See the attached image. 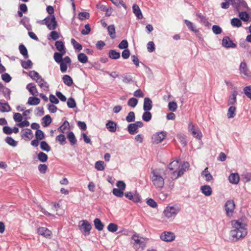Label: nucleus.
<instances>
[{
    "instance_id": "f257e3e1",
    "label": "nucleus",
    "mask_w": 251,
    "mask_h": 251,
    "mask_svg": "<svg viewBox=\"0 0 251 251\" xmlns=\"http://www.w3.org/2000/svg\"><path fill=\"white\" fill-rule=\"evenodd\" d=\"M166 174L162 169H152L151 172L150 178L153 185L157 189L163 188Z\"/></svg>"
},
{
    "instance_id": "f03ea898",
    "label": "nucleus",
    "mask_w": 251,
    "mask_h": 251,
    "mask_svg": "<svg viewBox=\"0 0 251 251\" xmlns=\"http://www.w3.org/2000/svg\"><path fill=\"white\" fill-rule=\"evenodd\" d=\"M233 229L231 230L230 232L232 236L237 239L244 238L247 234V229L245 225L239 221L232 222Z\"/></svg>"
},
{
    "instance_id": "7ed1b4c3",
    "label": "nucleus",
    "mask_w": 251,
    "mask_h": 251,
    "mask_svg": "<svg viewBox=\"0 0 251 251\" xmlns=\"http://www.w3.org/2000/svg\"><path fill=\"white\" fill-rule=\"evenodd\" d=\"M180 210V208L177 205L168 206L164 210L163 214L168 219H174Z\"/></svg>"
},
{
    "instance_id": "20e7f679",
    "label": "nucleus",
    "mask_w": 251,
    "mask_h": 251,
    "mask_svg": "<svg viewBox=\"0 0 251 251\" xmlns=\"http://www.w3.org/2000/svg\"><path fill=\"white\" fill-rule=\"evenodd\" d=\"M41 24L45 25L50 30H55L57 23L54 15H49L41 21Z\"/></svg>"
},
{
    "instance_id": "39448f33",
    "label": "nucleus",
    "mask_w": 251,
    "mask_h": 251,
    "mask_svg": "<svg viewBox=\"0 0 251 251\" xmlns=\"http://www.w3.org/2000/svg\"><path fill=\"white\" fill-rule=\"evenodd\" d=\"M78 227L79 230L85 236L90 234L92 226L87 220L80 221L79 223Z\"/></svg>"
},
{
    "instance_id": "423d86ee",
    "label": "nucleus",
    "mask_w": 251,
    "mask_h": 251,
    "mask_svg": "<svg viewBox=\"0 0 251 251\" xmlns=\"http://www.w3.org/2000/svg\"><path fill=\"white\" fill-rule=\"evenodd\" d=\"M235 208V204L233 200H229L226 201L225 204V209L228 217H231L233 215Z\"/></svg>"
},
{
    "instance_id": "0eeeda50",
    "label": "nucleus",
    "mask_w": 251,
    "mask_h": 251,
    "mask_svg": "<svg viewBox=\"0 0 251 251\" xmlns=\"http://www.w3.org/2000/svg\"><path fill=\"white\" fill-rule=\"evenodd\" d=\"M180 167V163L179 160H174L171 162L168 166V169L173 171L172 177V178L175 179V176H176L177 173Z\"/></svg>"
},
{
    "instance_id": "6e6552de",
    "label": "nucleus",
    "mask_w": 251,
    "mask_h": 251,
    "mask_svg": "<svg viewBox=\"0 0 251 251\" xmlns=\"http://www.w3.org/2000/svg\"><path fill=\"white\" fill-rule=\"evenodd\" d=\"M231 5L237 11L248 8V5L244 0H234Z\"/></svg>"
},
{
    "instance_id": "1a4fd4ad",
    "label": "nucleus",
    "mask_w": 251,
    "mask_h": 251,
    "mask_svg": "<svg viewBox=\"0 0 251 251\" xmlns=\"http://www.w3.org/2000/svg\"><path fill=\"white\" fill-rule=\"evenodd\" d=\"M160 239L165 242H170L175 239V235L172 232L164 231L160 235Z\"/></svg>"
},
{
    "instance_id": "9d476101",
    "label": "nucleus",
    "mask_w": 251,
    "mask_h": 251,
    "mask_svg": "<svg viewBox=\"0 0 251 251\" xmlns=\"http://www.w3.org/2000/svg\"><path fill=\"white\" fill-rule=\"evenodd\" d=\"M222 44L226 48H235L237 46L228 36H225L223 38Z\"/></svg>"
},
{
    "instance_id": "9b49d317",
    "label": "nucleus",
    "mask_w": 251,
    "mask_h": 251,
    "mask_svg": "<svg viewBox=\"0 0 251 251\" xmlns=\"http://www.w3.org/2000/svg\"><path fill=\"white\" fill-rule=\"evenodd\" d=\"M166 135V132L164 131H161L153 135L152 138L153 143L155 144L161 143L165 139Z\"/></svg>"
},
{
    "instance_id": "f8f14e48",
    "label": "nucleus",
    "mask_w": 251,
    "mask_h": 251,
    "mask_svg": "<svg viewBox=\"0 0 251 251\" xmlns=\"http://www.w3.org/2000/svg\"><path fill=\"white\" fill-rule=\"evenodd\" d=\"M239 71L241 74H244L245 76L249 78H251V72L248 70L246 62H242L240 63Z\"/></svg>"
},
{
    "instance_id": "ddd939ff",
    "label": "nucleus",
    "mask_w": 251,
    "mask_h": 251,
    "mask_svg": "<svg viewBox=\"0 0 251 251\" xmlns=\"http://www.w3.org/2000/svg\"><path fill=\"white\" fill-rule=\"evenodd\" d=\"M125 197L128 200L132 201L134 202H139L141 201V196L138 194L133 195L131 192H128L125 194Z\"/></svg>"
},
{
    "instance_id": "4468645a",
    "label": "nucleus",
    "mask_w": 251,
    "mask_h": 251,
    "mask_svg": "<svg viewBox=\"0 0 251 251\" xmlns=\"http://www.w3.org/2000/svg\"><path fill=\"white\" fill-rule=\"evenodd\" d=\"M189 167V164L188 162H185L183 164L180 165V167L177 173L176 176H175V179L177 178L178 177L181 176L184 172L186 171V170L188 169Z\"/></svg>"
},
{
    "instance_id": "2eb2a0df",
    "label": "nucleus",
    "mask_w": 251,
    "mask_h": 251,
    "mask_svg": "<svg viewBox=\"0 0 251 251\" xmlns=\"http://www.w3.org/2000/svg\"><path fill=\"white\" fill-rule=\"evenodd\" d=\"M237 95L238 93L236 90H234L231 91V95H230L228 100V105L233 106L236 104Z\"/></svg>"
},
{
    "instance_id": "dca6fc26",
    "label": "nucleus",
    "mask_w": 251,
    "mask_h": 251,
    "mask_svg": "<svg viewBox=\"0 0 251 251\" xmlns=\"http://www.w3.org/2000/svg\"><path fill=\"white\" fill-rule=\"evenodd\" d=\"M37 233L46 238H50L51 235V231L46 227H41L37 229Z\"/></svg>"
},
{
    "instance_id": "f3484780",
    "label": "nucleus",
    "mask_w": 251,
    "mask_h": 251,
    "mask_svg": "<svg viewBox=\"0 0 251 251\" xmlns=\"http://www.w3.org/2000/svg\"><path fill=\"white\" fill-rule=\"evenodd\" d=\"M152 107V102L151 99L146 97L144 100L143 109L144 111H150Z\"/></svg>"
},
{
    "instance_id": "a211bd4d",
    "label": "nucleus",
    "mask_w": 251,
    "mask_h": 251,
    "mask_svg": "<svg viewBox=\"0 0 251 251\" xmlns=\"http://www.w3.org/2000/svg\"><path fill=\"white\" fill-rule=\"evenodd\" d=\"M200 190L201 193L207 197L211 196L212 193L211 187L208 185L201 186L200 188Z\"/></svg>"
},
{
    "instance_id": "6ab92c4d",
    "label": "nucleus",
    "mask_w": 251,
    "mask_h": 251,
    "mask_svg": "<svg viewBox=\"0 0 251 251\" xmlns=\"http://www.w3.org/2000/svg\"><path fill=\"white\" fill-rule=\"evenodd\" d=\"M132 239L134 241V245H139V247L142 249H144L146 247V243L139 238L138 235L136 234H134L132 236Z\"/></svg>"
},
{
    "instance_id": "aec40b11",
    "label": "nucleus",
    "mask_w": 251,
    "mask_h": 251,
    "mask_svg": "<svg viewBox=\"0 0 251 251\" xmlns=\"http://www.w3.org/2000/svg\"><path fill=\"white\" fill-rule=\"evenodd\" d=\"M132 10L133 13L135 15L138 19H143V16L142 13L138 5L134 4L132 6Z\"/></svg>"
},
{
    "instance_id": "412c9836",
    "label": "nucleus",
    "mask_w": 251,
    "mask_h": 251,
    "mask_svg": "<svg viewBox=\"0 0 251 251\" xmlns=\"http://www.w3.org/2000/svg\"><path fill=\"white\" fill-rule=\"evenodd\" d=\"M239 176L237 173H232L228 176V180L230 183L237 184L239 181Z\"/></svg>"
},
{
    "instance_id": "4be33fe9",
    "label": "nucleus",
    "mask_w": 251,
    "mask_h": 251,
    "mask_svg": "<svg viewBox=\"0 0 251 251\" xmlns=\"http://www.w3.org/2000/svg\"><path fill=\"white\" fill-rule=\"evenodd\" d=\"M106 127L110 132H115L117 129V124L112 121L109 120L106 124Z\"/></svg>"
},
{
    "instance_id": "5701e85b",
    "label": "nucleus",
    "mask_w": 251,
    "mask_h": 251,
    "mask_svg": "<svg viewBox=\"0 0 251 251\" xmlns=\"http://www.w3.org/2000/svg\"><path fill=\"white\" fill-rule=\"evenodd\" d=\"M21 136L25 140H29L31 139L33 137V133L30 129L26 128L25 131L22 133Z\"/></svg>"
},
{
    "instance_id": "b1692460",
    "label": "nucleus",
    "mask_w": 251,
    "mask_h": 251,
    "mask_svg": "<svg viewBox=\"0 0 251 251\" xmlns=\"http://www.w3.org/2000/svg\"><path fill=\"white\" fill-rule=\"evenodd\" d=\"M26 88L28 90L30 94L33 96H36L38 94V91L36 86L32 83H30L26 85Z\"/></svg>"
},
{
    "instance_id": "393cba45",
    "label": "nucleus",
    "mask_w": 251,
    "mask_h": 251,
    "mask_svg": "<svg viewBox=\"0 0 251 251\" xmlns=\"http://www.w3.org/2000/svg\"><path fill=\"white\" fill-rule=\"evenodd\" d=\"M127 131L131 135H134L139 131L138 128L134 123L129 124L128 125Z\"/></svg>"
},
{
    "instance_id": "a878e982",
    "label": "nucleus",
    "mask_w": 251,
    "mask_h": 251,
    "mask_svg": "<svg viewBox=\"0 0 251 251\" xmlns=\"http://www.w3.org/2000/svg\"><path fill=\"white\" fill-rule=\"evenodd\" d=\"M67 137L71 145L74 146L76 143L77 140L73 132H69Z\"/></svg>"
},
{
    "instance_id": "bb28decb",
    "label": "nucleus",
    "mask_w": 251,
    "mask_h": 251,
    "mask_svg": "<svg viewBox=\"0 0 251 251\" xmlns=\"http://www.w3.org/2000/svg\"><path fill=\"white\" fill-rule=\"evenodd\" d=\"M197 16L200 19L199 22L206 26H208L210 23L207 19L201 13L197 14Z\"/></svg>"
},
{
    "instance_id": "cd10ccee",
    "label": "nucleus",
    "mask_w": 251,
    "mask_h": 251,
    "mask_svg": "<svg viewBox=\"0 0 251 251\" xmlns=\"http://www.w3.org/2000/svg\"><path fill=\"white\" fill-rule=\"evenodd\" d=\"M201 176L205 178L206 181H210L213 179V176L208 172L207 168H206L204 170L201 172Z\"/></svg>"
},
{
    "instance_id": "c85d7f7f",
    "label": "nucleus",
    "mask_w": 251,
    "mask_h": 251,
    "mask_svg": "<svg viewBox=\"0 0 251 251\" xmlns=\"http://www.w3.org/2000/svg\"><path fill=\"white\" fill-rule=\"evenodd\" d=\"M176 138L183 147H185L187 145V141L186 139V137L184 134L182 133L177 134Z\"/></svg>"
},
{
    "instance_id": "c756f323",
    "label": "nucleus",
    "mask_w": 251,
    "mask_h": 251,
    "mask_svg": "<svg viewBox=\"0 0 251 251\" xmlns=\"http://www.w3.org/2000/svg\"><path fill=\"white\" fill-rule=\"evenodd\" d=\"M94 224L95 228L99 231H101L103 229L104 225L99 218H96L94 221Z\"/></svg>"
},
{
    "instance_id": "7c9ffc66",
    "label": "nucleus",
    "mask_w": 251,
    "mask_h": 251,
    "mask_svg": "<svg viewBox=\"0 0 251 251\" xmlns=\"http://www.w3.org/2000/svg\"><path fill=\"white\" fill-rule=\"evenodd\" d=\"M108 34L111 38L114 39L116 37L115 27L114 25H111L107 27Z\"/></svg>"
},
{
    "instance_id": "2f4dec72",
    "label": "nucleus",
    "mask_w": 251,
    "mask_h": 251,
    "mask_svg": "<svg viewBox=\"0 0 251 251\" xmlns=\"http://www.w3.org/2000/svg\"><path fill=\"white\" fill-rule=\"evenodd\" d=\"M236 108L234 106H230L227 111V117L229 119L233 118L236 115Z\"/></svg>"
},
{
    "instance_id": "473e14b6",
    "label": "nucleus",
    "mask_w": 251,
    "mask_h": 251,
    "mask_svg": "<svg viewBox=\"0 0 251 251\" xmlns=\"http://www.w3.org/2000/svg\"><path fill=\"white\" fill-rule=\"evenodd\" d=\"M62 80L64 84L68 86H71L73 83L72 78L68 75H64L62 77Z\"/></svg>"
},
{
    "instance_id": "72a5a7b5",
    "label": "nucleus",
    "mask_w": 251,
    "mask_h": 251,
    "mask_svg": "<svg viewBox=\"0 0 251 251\" xmlns=\"http://www.w3.org/2000/svg\"><path fill=\"white\" fill-rule=\"evenodd\" d=\"M20 52L22 54L25 59L28 58V51L25 45L21 44L19 47Z\"/></svg>"
},
{
    "instance_id": "f704fd0d",
    "label": "nucleus",
    "mask_w": 251,
    "mask_h": 251,
    "mask_svg": "<svg viewBox=\"0 0 251 251\" xmlns=\"http://www.w3.org/2000/svg\"><path fill=\"white\" fill-rule=\"evenodd\" d=\"M40 102L39 98L34 97H30L28 98L27 104L30 105H38Z\"/></svg>"
},
{
    "instance_id": "c9c22d12",
    "label": "nucleus",
    "mask_w": 251,
    "mask_h": 251,
    "mask_svg": "<svg viewBox=\"0 0 251 251\" xmlns=\"http://www.w3.org/2000/svg\"><path fill=\"white\" fill-rule=\"evenodd\" d=\"M108 56L112 59H117L120 57V53L117 52L116 50H110L108 53Z\"/></svg>"
},
{
    "instance_id": "e433bc0d",
    "label": "nucleus",
    "mask_w": 251,
    "mask_h": 251,
    "mask_svg": "<svg viewBox=\"0 0 251 251\" xmlns=\"http://www.w3.org/2000/svg\"><path fill=\"white\" fill-rule=\"evenodd\" d=\"M56 49L61 52H64L65 51V48L62 41H57L55 43Z\"/></svg>"
},
{
    "instance_id": "4c0bfd02",
    "label": "nucleus",
    "mask_w": 251,
    "mask_h": 251,
    "mask_svg": "<svg viewBox=\"0 0 251 251\" xmlns=\"http://www.w3.org/2000/svg\"><path fill=\"white\" fill-rule=\"evenodd\" d=\"M66 51H64V52H55L53 55V58L55 61L59 63L63 61L62 56L65 53Z\"/></svg>"
},
{
    "instance_id": "58836bf2",
    "label": "nucleus",
    "mask_w": 251,
    "mask_h": 251,
    "mask_svg": "<svg viewBox=\"0 0 251 251\" xmlns=\"http://www.w3.org/2000/svg\"><path fill=\"white\" fill-rule=\"evenodd\" d=\"M29 21V19L26 17H24L20 21V24L23 25L28 30H31V25L27 24Z\"/></svg>"
},
{
    "instance_id": "ea45409f",
    "label": "nucleus",
    "mask_w": 251,
    "mask_h": 251,
    "mask_svg": "<svg viewBox=\"0 0 251 251\" xmlns=\"http://www.w3.org/2000/svg\"><path fill=\"white\" fill-rule=\"evenodd\" d=\"M78 60L82 63H86L88 62V57L84 53H80L77 55Z\"/></svg>"
},
{
    "instance_id": "a19ab883",
    "label": "nucleus",
    "mask_w": 251,
    "mask_h": 251,
    "mask_svg": "<svg viewBox=\"0 0 251 251\" xmlns=\"http://www.w3.org/2000/svg\"><path fill=\"white\" fill-rule=\"evenodd\" d=\"M38 159L41 162H46L48 158L47 154L43 152H40L37 155Z\"/></svg>"
},
{
    "instance_id": "79ce46f5",
    "label": "nucleus",
    "mask_w": 251,
    "mask_h": 251,
    "mask_svg": "<svg viewBox=\"0 0 251 251\" xmlns=\"http://www.w3.org/2000/svg\"><path fill=\"white\" fill-rule=\"evenodd\" d=\"M21 65L24 69H28L32 67L33 64L30 60H27V61H22Z\"/></svg>"
},
{
    "instance_id": "37998d69",
    "label": "nucleus",
    "mask_w": 251,
    "mask_h": 251,
    "mask_svg": "<svg viewBox=\"0 0 251 251\" xmlns=\"http://www.w3.org/2000/svg\"><path fill=\"white\" fill-rule=\"evenodd\" d=\"M231 25L234 27H239L242 25V22L240 19L234 18L231 20Z\"/></svg>"
},
{
    "instance_id": "c03bdc74",
    "label": "nucleus",
    "mask_w": 251,
    "mask_h": 251,
    "mask_svg": "<svg viewBox=\"0 0 251 251\" xmlns=\"http://www.w3.org/2000/svg\"><path fill=\"white\" fill-rule=\"evenodd\" d=\"M145 112L143 114L142 119L145 122H149L152 117V115L149 111H145Z\"/></svg>"
},
{
    "instance_id": "a18cd8bd",
    "label": "nucleus",
    "mask_w": 251,
    "mask_h": 251,
    "mask_svg": "<svg viewBox=\"0 0 251 251\" xmlns=\"http://www.w3.org/2000/svg\"><path fill=\"white\" fill-rule=\"evenodd\" d=\"M5 141L9 145L12 147H16L17 145V142L14 140L12 137L7 136L5 139Z\"/></svg>"
},
{
    "instance_id": "49530a36",
    "label": "nucleus",
    "mask_w": 251,
    "mask_h": 251,
    "mask_svg": "<svg viewBox=\"0 0 251 251\" xmlns=\"http://www.w3.org/2000/svg\"><path fill=\"white\" fill-rule=\"evenodd\" d=\"M78 17L80 21H83L85 19H88L90 18V14L87 12H79Z\"/></svg>"
},
{
    "instance_id": "de8ad7c7",
    "label": "nucleus",
    "mask_w": 251,
    "mask_h": 251,
    "mask_svg": "<svg viewBox=\"0 0 251 251\" xmlns=\"http://www.w3.org/2000/svg\"><path fill=\"white\" fill-rule=\"evenodd\" d=\"M40 148L42 150L47 152L50 151L51 150L50 146L45 141H42L40 143Z\"/></svg>"
},
{
    "instance_id": "09e8293b",
    "label": "nucleus",
    "mask_w": 251,
    "mask_h": 251,
    "mask_svg": "<svg viewBox=\"0 0 251 251\" xmlns=\"http://www.w3.org/2000/svg\"><path fill=\"white\" fill-rule=\"evenodd\" d=\"M126 121L128 122H133L135 121V113L133 111H130L128 113V115L126 117Z\"/></svg>"
},
{
    "instance_id": "8fccbe9b",
    "label": "nucleus",
    "mask_w": 251,
    "mask_h": 251,
    "mask_svg": "<svg viewBox=\"0 0 251 251\" xmlns=\"http://www.w3.org/2000/svg\"><path fill=\"white\" fill-rule=\"evenodd\" d=\"M184 22L190 30L195 32H198V30L195 28L193 24L191 22L189 21L188 20H185Z\"/></svg>"
},
{
    "instance_id": "3c124183",
    "label": "nucleus",
    "mask_w": 251,
    "mask_h": 251,
    "mask_svg": "<svg viewBox=\"0 0 251 251\" xmlns=\"http://www.w3.org/2000/svg\"><path fill=\"white\" fill-rule=\"evenodd\" d=\"M28 75L34 80L40 78L41 76L38 72L34 70L30 71L28 73Z\"/></svg>"
},
{
    "instance_id": "603ef678",
    "label": "nucleus",
    "mask_w": 251,
    "mask_h": 251,
    "mask_svg": "<svg viewBox=\"0 0 251 251\" xmlns=\"http://www.w3.org/2000/svg\"><path fill=\"white\" fill-rule=\"evenodd\" d=\"M104 163L102 161H98L95 163V167L98 171H103L104 170Z\"/></svg>"
},
{
    "instance_id": "864d4df0",
    "label": "nucleus",
    "mask_w": 251,
    "mask_h": 251,
    "mask_svg": "<svg viewBox=\"0 0 251 251\" xmlns=\"http://www.w3.org/2000/svg\"><path fill=\"white\" fill-rule=\"evenodd\" d=\"M138 103V100L135 98H132L128 100L127 105L132 107H135Z\"/></svg>"
},
{
    "instance_id": "5fc2aeb1",
    "label": "nucleus",
    "mask_w": 251,
    "mask_h": 251,
    "mask_svg": "<svg viewBox=\"0 0 251 251\" xmlns=\"http://www.w3.org/2000/svg\"><path fill=\"white\" fill-rule=\"evenodd\" d=\"M67 104L68 107L70 108H74L76 107V102L74 99L72 97L68 99Z\"/></svg>"
},
{
    "instance_id": "6e6d98bb",
    "label": "nucleus",
    "mask_w": 251,
    "mask_h": 251,
    "mask_svg": "<svg viewBox=\"0 0 251 251\" xmlns=\"http://www.w3.org/2000/svg\"><path fill=\"white\" fill-rule=\"evenodd\" d=\"M56 140L57 141H58L60 143V144L62 145L65 144L66 143V137L65 135L62 134H59L56 136Z\"/></svg>"
},
{
    "instance_id": "4d7b16f0",
    "label": "nucleus",
    "mask_w": 251,
    "mask_h": 251,
    "mask_svg": "<svg viewBox=\"0 0 251 251\" xmlns=\"http://www.w3.org/2000/svg\"><path fill=\"white\" fill-rule=\"evenodd\" d=\"M112 193L113 195L117 197L122 198L124 196V191L117 188H114Z\"/></svg>"
},
{
    "instance_id": "13d9d810",
    "label": "nucleus",
    "mask_w": 251,
    "mask_h": 251,
    "mask_svg": "<svg viewBox=\"0 0 251 251\" xmlns=\"http://www.w3.org/2000/svg\"><path fill=\"white\" fill-rule=\"evenodd\" d=\"M42 120L43 121V123L44 124V126H48L51 123V118L49 115H47L44 116Z\"/></svg>"
},
{
    "instance_id": "bf43d9fd",
    "label": "nucleus",
    "mask_w": 251,
    "mask_h": 251,
    "mask_svg": "<svg viewBox=\"0 0 251 251\" xmlns=\"http://www.w3.org/2000/svg\"><path fill=\"white\" fill-rule=\"evenodd\" d=\"M35 137L39 140H42L45 138L44 133L42 130L38 129L35 132Z\"/></svg>"
},
{
    "instance_id": "052dcab7",
    "label": "nucleus",
    "mask_w": 251,
    "mask_h": 251,
    "mask_svg": "<svg viewBox=\"0 0 251 251\" xmlns=\"http://www.w3.org/2000/svg\"><path fill=\"white\" fill-rule=\"evenodd\" d=\"M192 134L195 138L198 140H201L202 136V133L199 128H198L196 131H193Z\"/></svg>"
},
{
    "instance_id": "680f3d73",
    "label": "nucleus",
    "mask_w": 251,
    "mask_h": 251,
    "mask_svg": "<svg viewBox=\"0 0 251 251\" xmlns=\"http://www.w3.org/2000/svg\"><path fill=\"white\" fill-rule=\"evenodd\" d=\"M239 16L240 19L242 20L245 22H247L249 19V14L246 11L240 12Z\"/></svg>"
},
{
    "instance_id": "e2e57ef3",
    "label": "nucleus",
    "mask_w": 251,
    "mask_h": 251,
    "mask_svg": "<svg viewBox=\"0 0 251 251\" xmlns=\"http://www.w3.org/2000/svg\"><path fill=\"white\" fill-rule=\"evenodd\" d=\"M243 91L245 95L251 100V85L244 87Z\"/></svg>"
},
{
    "instance_id": "0e129e2a",
    "label": "nucleus",
    "mask_w": 251,
    "mask_h": 251,
    "mask_svg": "<svg viewBox=\"0 0 251 251\" xmlns=\"http://www.w3.org/2000/svg\"><path fill=\"white\" fill-rule=\"evenodd\" d=\"M107 229L109 231L115 232L118 229V226L115 224L110 223L107 226Z\"/></svg>"
},
{
    "instance_id": "69168bd1",
    "label": "nucleus",
    "mask_w": 251,
    "mask_h": 251,
    "mask_svg": "<svg viewBox=\"0 0 251 251\" xmlns=\"http://www.w3.org/2000/svg\"><path fill=\"white\" fill-rule=\"evenodd\" d=\"M168 108L170 111L175 112L176 110L177 105L176 102L171 101L168 104Z\"/></svg>"
},
{
    "instance_id": "338daca9",
    "label": "nucleus",
    "mask_w": 251,
    "mask_h": 251,
    "mask_svg": "<svg viewBox=\"0 0 251 251\" xmlns=\"http://www.w3.org/2000/svg\"><path fill=\"white\" fill-rule=\"evenodd\" d=\"M68 126H69V122L67 121H65L63 124L59 127L58 130L62 133H64L65 129Z\"/></svg>"
},
{
    "instance_id": "774afa93",
    "label": "nucleus",
    "mask_w": 251,
    "mask_h": 251,
    "mask_svg": "<svg viewBox=\"0 0 251 251\" xmlns=\"http://www.w3.org/2000/svg\"><path fill=\"white\" fill-rule=\"evenodd\" d=\"M243 179L245 182H248L251 181V173H246L242 175Z\"/></svg>"
}]
</instances>
